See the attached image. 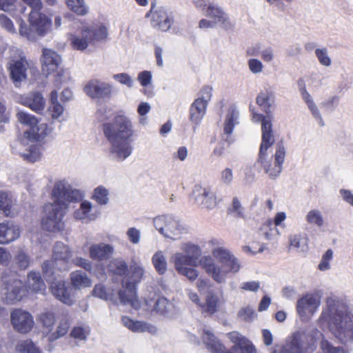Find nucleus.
<instances>
[{"mask_svg":"<svg viewBox=\"0 0 353 353\" xmlns=\"http://www.w3.org/2000/svg\"><path fill=\"white\" fill-rule=\"evenodd\" d=\"M53 202L44 206L46 216L42 219L41 225L48 232L60 231L64 228L63 219L70 203L81 201L84 194L73 188L65 179L57 181L52 190Z\"/></svg>","mask_w":353,"mask_h":353,"instance_id":"obj_1","label":"nucleus"},{"mask_svg":"<svg viewBox=\"0 0 353 353\" xmlns=\"http://www.w3.org/2000/svg\"><path fill=\"white\" fill-rule=\"evenodd\" d=\"M102 130L110 143L109 152L112 159L122 162L132 154L134 130L130 118L118 114L112 121L103 123Z\"/></svg>","mask_w":353,"mask_h":353,"instance_id":"obj_2","label":"nucleus"},{"mask_svg":"<svg viewBox=\"0 0 353 353\" xmlns=\"http://www.w3.org/2000/svg\"><path fill=\"white\" fill-rule=\"evenodd\" d=\"M326 305L321 318L327 321L330 331L342 343L353 342V305L335 296L327 299Z\"/></svg>","mask_w":353,"mask_h":353,"instance_id":"obj_3","label":"nucleus"},{"mask_svg":"<svg viewBox=\"0 0 353 353\" xmlns=\"http://www.w3.org/2000/svg\"><path fill=\"white\" fill-rule=\"evenodd\" d=\"M274 143V139L266 134L261 141L257 160L254 167L259 165L272 180L276 179L283 170V163L285 161L286 150L282 141L277 143L276 152L274 155L269 157L268 150Z\"/></svg>","mask_w":353,"mask_h":353,"instance_id":"obj_4","label":"nucleus"},{"mask_svg":"<svg viewBox=\"0 0 353 353\" xmlns=\"http://www.w3.org/2000/svg\"><path fill=\"white\" fill-rule=\"evenodd\" d=\"M128 270V278L122 281L124 289L119 290L117 293L122 305H129L137 309L139 306L137 296V285L142 281L145 270L142 265L136 263L130 265Z\"/></svg>","mask_w":353,"mask_h":353,"instance_id":"obj_5","label":"nucleus"},{"mask_svg":"<svg viewBox=\"0 0 353 353\" xmlns=\"http://www.w3.org/2000/svg\"><path fill=\"white\" fill-rule=\"evenodd\" d=\"M201 267L217 283H224L229 273L235 274L241 268L240 263L234 256L220 264L210 256H204L199 260Z\"/></svg>","mask_w":353,"mask_h":353,"instance_id":"obj_6","label":"nucleus"},{"mask_svg":"<svg viewBox=\"0 0 353 353\" xmlns=\"http://www.w3.org/2000/svg\"><path fill=\"white\" fill-rule=\"evenodd\" d=\"M73 256L71 248L63 242L57 241L53 246L51 260L46 261L42 265L44 274H52L54 270L68 271L72 268Z\"/></svg>","mask_w":353,"mask_h":353,"instance_id":"obj_7","label":"nucleus"},{"mask_svg":"<svg viewBox=\"0 0 353 353\" xmlns=\"http://www.w3.org/2000/svg\"><path fill=\"white\" fill-rule=\"evenodd\" d=\"M28 21L30 27L22 20L19 26V34L29 41H34L38 37H44L52 26L51 19L41 12H30Z\"/></svg>","mask_w":353,"mask_h":353,"instance_id":"obj_8","label":"nucleus"},{"mask_svg":"<svg viewBox=\"0 0 353 353\" xmlns=\"http://www.w3.org/2000/svg\"><path fill=\"white\" fill-rule=\"evenodd\" d=\"M155 229L166 239H179L187 230L179 219L172 214H161L153 219Z\"/></svg>","mask_w":353,"mask_h":353,"instance_id":"obj_9","label":"nucleus"},{"mask_svg":"<svg viewBox=\"0 0 353 353\" xmlns=\"http://www.w3.org/2000/svg\"><path fill=\"white\" fill-rule=\"evenodd\" d=\"M17 117L21 123L29 127V129L24 132V137L28 141H41L52 131V128L47 123H40L34 115L26 112L19 111L17 114Z\"/></svg>","mask_w":353,"mask_h":353,"instance_id":"obj_10","label":"nucleus"},{"mask_svg":"<svg viewBox=\"0 0 353 353\" xmlns=\"http://www.w3.org/2000/svg\"><path fill=\"white\" fill-rule=\"evenodd\" d=\"M202 339L207 348L212 353H256L255 347L247 339L243 341L239 346L233 345L228 350H226L225 346L220 343L214 334L209 330H203Z\"/></svg>","mask_w":353,"mask_h":353,"instance_id":"obj_11","label":"nucleus"},{"mask_svg":"<svg viewBox=\"0 0 353 353\" xmlns=\"http://www.w3.org/2000/svg\"><path fill=\"white\" fill-rule=\"evenodd\" d=\"M314 350V343L309 342L304 332L299 331L293 333L281 348L272 353H312Z\"/></svg>","mask_w":353,"mask_h":353,"instance_id":"obj_12","label":"nucleus"},{"mask_svg":"<svg viewBox=\"0 0 353 353\" xmlns=\"http://www.w3.org/2000/svg\"><path fill=\"white\" fill-rule=\"evenodd\" d=\"M154 7V5L152 3L150 11L145 15V17H148L151 14L152 26L163 32L169 30L174 23L172 12L163 7L153 10Z\"/></svg>","mask_w":353,"mask_h":353,"instance_id":"obj_13","label":"nucleus"},{"mask_svg":"<svg viewBox=\"0 0 353 353\" xmlns=\"http://www.w3.org/2000/svg\"><path fill=\"white\" fill-rule=\"evenodd\" d=\"M10 321L14 329L21 334L29 332L34 325L32 314L22 309H15L10 314Z\"/></svg>","mask_w":353,"mask_h":353,"instance_id":"obj_14","label":"nucleus"},{"mask_svg":"<svg viewBox=\"0 0 353 353\" xmlns=\"http://www.w3.org/2000/svg\"><path fill=\"white\" fill-rule=\"evenodd\" d=\"M5 301L8 304L21 301L27 292L23 281L17 279L7 281L5 283Z\"/></svg>","mask_w":353,"mask_h":353,"instance_id":"obj_15","label":"nucleus"},{"mask_svg":"<svg viewBox=\"0 0 353 353\" xmlns=\"http://www.w3.org/2000/svg\"><path fill=\"white\" fill-rule=\"evenodd\" d=\"M205 15L221 28L228 30L233 28V24L225 10L218 4L209 3L205 9Z\"/></svg>","mask_w":353,"mask_h":353,"instance_id":"obj_16","label":"nucleus"},{"mask_svg":"<svg viewBox=\"0 0 353 353\" xmlns=\"http://www.w3.org/2000/svg\"><path fill=\"white\" fill-rule=\"evenodd\" d=\"M84 91L92 99H110L112 97V86L105 82L92 80L86 84Z\"/></svg>","mask_w":353,"mask_h":353,"instance_id":"obj_17","label":"nucleus"},{"mask_svg":"<svg viewBox=\"0 0 353 353\" xmlns=\"http://www.w3.org/2000/svg\"><path fill=\"white\" fill-rule=\"evenodd\" d=\"M26 140H17L11 145L13 153L22 157L23 159L30 163H34L39 161L41 157V148L36 145H30L26 149H22Z\"/></svg>","mask_w":353,"mask_h":353,"instance_id":"obj_18","label":"nucleus"},{"mask_svg":"<svg viewBox=\"0 0 353 353\" xmlns=\"http://www.w3.org/2000/svg\"><path fill=\"white\" fill-rule=\"evenodd\" d=\"M192 196L197 205L212 209L216 205L215 194L210 188L196 185L192 191Z\"/></svg>","mask_w":353,"mask_h":353,"instance_id":"obj_19","label":"nucleus"},{"mask_svg":"<svg viewBox=\"0 0 353 353\" xmlns=\"http://www.w3.org/2000/svg\"><path fill=\"white\" fill-rule=\"evenodd\" d=\"M299 90L300 92V94L301 95V97L304 102L306 103L308 109L311 112L313 117L315 119L318 124L323 127L325 125L323 117L321 114V112L313 101V99L310 94L307 92L306 89V85L303 79H299L297 82Z\"/></svg>","mask_w":353,"mask_h":353,"instance_id":"obj_20","label":"nucleus"},{"mask_svg":"<svg viewBox=\"0 0 353 353\" xmlns=\"http://www.w3.org/2000/svg\"><path fill=\"white\" fill-rule=\"evenodd\" d=\"M320 305V301L313 294H306L296 302V312L301 317L313 314Z\"/></svg>","mask_w":353,"mask_h":353,"instance_id":"obj_21","label":"nucleus"},{"mask_svg":"<svg viewBox=\"0 0 353 353\" xmlns=\"http://www.w3.org/2000/svg\"><path fill=\"white\" fill-rule=\"evenodd\" d=\"M239 112L235 106L229 108L225 116L223 124V137L225 141L230 144L233 142L231 137L234 128L239 124Z\"/></svg>","mask_w":353,"mask_h":353,"instance_id":"obj_22","label":"nucleus"},{"mask_svg":"<svg viewBox=\"0 0 353 353\" xmlns=\"http://www.w3.org/2000/svg\"><path fill=\"white\" fill-rule=\"evenodd\" d=\"M41 61L42 70L48 75L57 70L61 62V58L55 51L43 48Z\"/></svg>","mask_w":353,"mask_h":353,"instance_id":"obj_23","label":"nucleus"},{"mask_svg":"<svg viewBox=\"0 0 353 353\" xmlns=\"http://www.w3.org/2000/svg\"><path fill=\"white\" fill-rule=\"evenodd\" d=\"M114 251V247L110 244L95 243L90 245L89 248V256L93 261H107L111 257Z\"/></svg>","mask_w":353,"mask_h":353,"instance_id":"obj_24","label":"nucleus"},{"mask_svg":"<svg viewBox=\"0 0 353 353\" xmlns=\"http://www.w3.org/2000/svg\"><path fill=\"white\" fill-rule=\"evenodd\" d=\"M20 236L18 225L11 221L0 223V244H7L17 239Z\"/></svg>","mask_w":353,"mask_h":353,"instance_id":"obj_25","label":"nucleus"},{"mask_svg":"<svg viewBox=\"0 0 353 353\" xmlns=\"http://www.w3.org/2000/svg\"><path fill=\"white\" fill-rule=\"evenodd\" d=\"M52 294L62 303L71 305L73 299L68 288L65 286V281L62 280L55 281L51 284Z\"/></svg>","mask_w":353,"mask_h":353,"instance_id":"obj_26","label":"nucleus"},{"mask_svg":"<svg viewBox=\"0 0 353 353\" xmlns=\"http://www.w3.org/2000/svg\"><path fill=\"white\" fill-rule=\"evenodd\" d=\"M207 105L202 101L194 100L189 109V119L194 125V130L201 123L206 112Z\"/></svg>","mask_w":353,"mask_h":353,"instance_id":"obj_27","label":"nucleus"},{"mask_svg":"<svg viewBox=\"0 0 353 353\" xmlns=\"http://www.w3.org/2000/svg\"><path fill=\"white\" fill-rule=\"evenodd\" d=\"M28 63L25 58L13 61L9 67L10 77L14 83H20L26 79V70Z\"/></svg>","mask_w":353,"mask_h":353,"instance_id":"obj_28","label":"nucleus"},{"mask_svg":"<svg viewBox=\"0 0 353 353\" xmlns=\"http://www.w3.org/2000/svg\"><path fill=\"white\" fill-rule=\"evenodd\" d=\"M256 103L263 108L267 114H272L274 110L275 95L270 90H266L259 94Z\"/></svg>","mask_w":353,"mask_h":353,"instance_id":"obj_29","label":"nucleus"},{"mask_svg":"<svg viewBox=\"0 0 353 353\" xmlns=\"http://www.w3.org/2000/svg\"><path fill=\"white\" fill-rule=\"evenodd\" d=\"M22 103L36 112L43 110L45 101L43 95L39 92H34L22 99Z\"/></svg>","mask_w":353,"mask_h":353,"instance_id":"obj_30","label":"nucleus"},{"mask_svg":"<svg viewBox=\"0 0 353 353\" xmlns=\"http://www.w3.org/2000/svg\"><path fill=\"white\" fill-rule=\"evenodd\" d=\"M69 39L72 48L77 50H84L91 43L90 29H83L81 35L70 34Z\"/></svg>","mask_w":353,"mask_h":353,"instance_id":"obj_31","label":"nucleus"},{"mask_svg":"<svg viewBox=\"0 0 353 353\" xmlns=\"http://www.w3.org/2000/svg\"><path fill=\"white\" fill-rule=\"evenodd\" d=\"M92 208V203L85 200L81 203L79 208L74 211V217L84 222L94 221L96 219L97 216L90 213Z\"/></svg>","mask_w":353,"mask_h":353,"instance_id":"obj_32","label":"nucleus"},{"mask_svg":"<svg viewBox=\"0 0 353 353\" xmlns=\"http://www.w3.org/2000/svg\"><path fill=\"white\" fill-rule=\"evenodd\" d=\"M307 236L303 233L292 234L289 236L290 249L298 252H305L307 250Z\"/></svg>","mask_w":353,"mask_h":353,"instance_id":"obj_33","label":"nucleus"},{"mask_svg":"<svg viewBox=\"0 0 353 353\" xmlns=\"http://www.w3.org/2000/svg\"><path fill=\"white\" fill-rule=\"evenodd\" d=\"M272 114H267L264 116L261 114L256 112L252 113V120L254 122H261L262 139L265 134L270 135L272 139H274L272 134Z\"/></svg>","mask_w":353,"mask_h":353,"instance_id":"obj_34","label":"nucleus"},{"mask_svg":"<svg viewBox=\"0 0 353 353\" xmlns=\"http://www.w3.org/2000/svg\"><path fill=\"white\" fill-rule=\"evenodd\" d=\"M27 285L30 290L37 293H42L46 290V285L38 272L30 271L28 274Z\"/></svg>","mask_w":353,"mask_h":353,"instance_id":"obj_35","label":"nucleus"},{"mask_svg":"<svg viewBox=\"0 0 353 353\" xmlns=\"http://www.w3.org/2000/svg\"><path fill=\"white\" fill-rule=\"evenodd\" d=\"M202 312L212 315L219 311V298L213 292H210L206 296L205 302L201 305Z\"/></svg>","mask_w":353,"mask_h":353,"instance_id":"obj_36","label":"nucleus"},{"mask_svg":"<svg viewBox=\"0 0 353 353\" xmlns=\"http://www.w3.org/2000/svg\"><path fill=\"white\" fill-rule=\"evenodd\" d=\"M71 284L75 289H82L91 285V280L87 274L81 270H76L70 273Z\"/></svg>","mask_w":353,"mask_h":353,"instance_id":"obj_37","label":"nucleus"},{"mask_svg":"<svg viewBox=\"0 0 353 353\" xmlns=\"http://www.w3.org/2000/svg\"><path fill=\"white\" fill-rule=\"evenodd\" d=\"M90 334V328L89 325L85 323H79L74 325L70 333L71 338L75 341L85 343Z\"/></svg>","mask_w":353,"mask_h":353,"instance_id":"obj_38","label":"nucleus"},{"mask_svg":"<svg viewBox=\"0 0 353 353\" xmlns=\"http://www.w3.org/2000/svg\"><path fill=\"white\" fill-rule=\"evenodd\" d=\"M64 111L63 106L58 101V92L57 90L52 91L50 94V105L48 112L52 119H59Z\"/></svg>","mask_w":353,"mask_h":353,"instance_id":"obj_39","label":"nucleus"},{"mask_svg":"<svg viewBox=\"0 0 353 353\" xmlns=\"http://www.w3.org/2000/svg\"><path fill=\"white\" fill-rule=\"evenodd\" d=\"M173 261L176 270L184 268L187 266L196 267L198 264L185 253L178 252L173 256Z\"/></svg>","mask_w":353,"mask_h":353,"instance_id":"obj_40","label":"nucleus"},{"mask_svg":"<svg viewBox=\"0 0 353 353\" xmlns=\"http://www.w3.org/2000/svg\"><path fill=\"white\" fill-rule=\"evenodd\" d=\"M305 221L311 226L321 228L325 221L321 212L317 209L310 210L305 215Z\"/></svg>","mask_w":353,"mask_h":353,"instance_id":"obj_41","label":"nucleus"},{"mask_svg":"<svg viewBox=\"0 0 353 353\" xmlns=\"http://www.w3.org/2000/svg\"><path fill=\"white\" fill-rule=\"evenodd\" d=\"M109 272L114 275L123 276L128 271L127 263L121 259H114L108 265Z\"/></svg>","mask_w":353,"mask_h":353,"instance_id":"obj_42","label":"nucleus"},{"mask_svg":"<svg viewBox=\"0 0 353 353\" xmlns=\"http://www.w3.org/2000/svg\"><path fill=\"white\" fill-rule=\"evenodd\" d=\"M109 190L103 185L95 188L93 190L92 199L100 205H105L109 203Z\"/></svg>","mask_w":353,"mask_h":353,"instance_id":"obj_43","label":"nucleus"},{"mask_svg":"<svg viewBox=\"0 0 353 353\" xmlns=\"http://www.w3.org/2000/svg\"><path fill=\"white\" fill-rule=\"evenodd\" d=\"M174 309V304L165 297L159 298L154 306V310L161 315L168 316Z\"/></svg>","mask_w":353,"mask_h":353,"instance_id":"obj_44","label":"nucleus"},{"mask_svg":"<svg viewBox=\"0 0 353 353\" xmlns=\"http://www.w3.org/2000/svg\"><path fill=\"white\" fill-rule=\"evenodd\" d=\"M152 263L159 274H164L167 271V261L162 251H157L152 257Z\"/></svg>","mask_w":353,"mask_h":353,"instance_id":"obj_45","label":"nucleus"},{"mask_svg":"<svg viewBox=\"0 0 353 353\" xmlns=\"http://www.w3.org/2000/svg\"><path fill=\"white\" fill-rule=\"evenodd\" d=\"M93 296L105 301H112L114 298V290L111 288H106L103 284L95 285L92 290Z\"/></svg>","mask_w":353,"mask_h":353,"instance_id":"obj_46","label":"nucleus"},{"mask_svg":"<svg viewBox=\"0 0 353 353\" xmlns=\"http://www.w3.org/2000/svg\"><path fill=\"white\" fill-rule=\"evenodd\" d=\"M30 263V258L23 250H19L13 259L14 265L20 270H26Z\"/></svg>","mask_w":353,"mask_h":353,"instance_id":"obj_47","label":"nucleus"},{"mask_svg":"<svg viewBox=\"0 0 353 353\" xmlns=\"http://www.w3.org/2000/svg\"><path fill=\"white\" fill-rule=\"evenodd\" d=\"M181 250L183 253L198 264V260L201 255V250L199 246L191 243H187L181 245Z\"/></svg>","mask_w":353,"mask_h":353,"instance_id":"obj_48","label":"nucleus"},{"mask_svg":"<svg viewBox=\"0 0 353 353\" xmlns=\"http://www.w3.org/2000/svg\"><path fill=\"white\" fill-rule=\"evenodd\" d=\"M12 201L6 192L0 191V210L6 216H12L14 213L12 211Z\"/></svg>","mask_w":353,"mask_h":353,"instance_id":"obj_49","label":"nucleus"},{"mask_svg":"<svg viewBox=\"0 0 353 353\" xmlns=\"http://www.w3.org/2000/svg\"><path fill=\"white\" fill-rule=\"evenodd\" d=\"M66 3L68 8L79 15L83 16L88 12L84 0H67Z\"/></svg>","mask_w":353,"mask_h":353,"instance_id":"obj_50","label":"nucleus"},{"mask_svg":"<svg viewBox=\"0 0 353 353\" xmlns=\"http://www.w3.org/2000/svg\"><path fill=\"white\" fill-rule=\"evenodd\" d=\"M16 353H41V352L32 341L26 340L17 344Z\"/></svg>","mask_w":353,"mask_h":353,"instance_id":"obj_51","label":"nucleus"},{"mask_svg":"<svg viewBox=\"0 0 353 353\" xmlns=\"http://www.w3.org/2000/svg\"><path fill=\"white\" fill-rule=\"evenodd\" d=\"M315 56L321 65L327 68L331 66L332 59L328 54V50L326 47L316 48L315 50Z\"/></svg>","mask_w":353,"mask_h":353,"instance_id":"obj_52","label":"nucleus"},{"mask_svg":"<svg viewBox=\"0 0 353 353\" xmlns=\"http://www.w3.org/2000/svg\"><path fill=\"white\" fill-rule=\"evenodd\" d=\"M90 41H101L105 40L108 37V29L105 26L101 25L92 30L90 29Z\"/></svg>","mask_w":353,"mask_h":353,"instance_id":"obj_53","label":"nucleus"},{"mask_svg":"<svg viewBox=\"0 0 353 353\" xmlns=\"http://www.w3.org/2000/svg\"><path fill=\"white\" fill-rule=\"evenodd\" d=\"M151 106L148 102H141L137 108V112L139 115V123L141 125H145L148 123L146 114L150 111Z\"/></svg>","mask_w":353,"mask_h":353,"instance_id":"obj_54","label":"nucleus"},{"mask_svg":"<svg viewBox=\"0 0 353 353\" xmlns=\"http://www.w3.org/2000/svg\"><path fill=\"white\" fill-rule=\"evenodd\" d=\"M254 316L255 312L250 305L242 307L238 312V317L245 322H252Z\"/></svg>","mask_w":353,"mask_h":353,"instance_id":"obj_55","label":"nucleus"},{"mask_svg":"<svg viewBox=\"0 0 353 353\" xmlns=\"http://www.w3.org/2000/svg\"><path fill=\"white\" fill-rule=\"evenodd\" d=\"M212 255L218 259L219 263L220 264L222 262L230 259L233 254H232L228 250L224 249L223 248H214L212 250Z\"/></svg>","mask_w":353,"mask_h":353,"instance_id":"obj_56","label":"nucleus"},{"mask_svg":"<svg viewBox=\"0 0 353 353\" xmlns=\"http://www.w3.org/2000/svg\"><path fill=\"white\" fill-rule=\"evenodd\" d=\"M321 350L323 353H345L342 347H335L326 339L321 340Z\"/></svg>","mask_w":353,"mask_h":353,"instance_id":"obj_57","label":"nucleus"},{"mask_svg":"<svg viewBox=\"0 0 353 353\" xmlns=\"http://www.w3.org/2000/svg\"><path fill=\"white\" fill-rule=\"evenodd\" d=\"M39 319L43 325L51 329L55 323L54 314L51 311H46L40 314Z\"/></svg>","mask_w":353,"mask_h":353,"instance_id":"obj_58","label":"nucleus"},{"mask_svg":"<svg viewBox=\"0 0 353 353\" xmlns=\"http://www.w3.org/2000/svg\"><path fill=\"white\" fill-rule=\"evenodd\" d=\"M333 258V251L331 249L327 250L323 255L321 262L318 265L321 271H326L330 269V262Z\"/></svg>","mask_w":353,"mask_h":353,"instance_id":"obj_59","label":"nucleus"},{"mask_svg":"<svg viewBox=\"0 0 353 353\" xmlns=\"http://www.w3.org/2000/svg\"><path fill=\"white\" fill-rule=\"evenodd\" d=\"M70 323L68 318H63L57 327L56 332L54 334L55 335L54 338L58 339L65 336L70 328Z\"/></svg>","mask_w":353,"mask_h":353,"instance_id":"obj_60","label":"nucleus"},{"mask_svg":"<svg viewBox=\"0 0 353 353\" xmlns=\"http://www.w3.org/2000/svg\"><path fill=\"white\" fill-rule=\"evenodd\" d=\"M75 265L83 268L87 272H91L92 270V263L86 259L82 257L72 258V266Z\"/></svg>","mask_w":353,"mask_h":353,"instance_id":"obj_61","label":"nucleus"},{"mask_svg":"<svg viewBox=\"0 0 353 353\" xmlns=\"http://www.w3.org/2000/svg\"><path fill=\"white\" fill-rule=\"evenodd\" d=\"M0 26L10 33H16L13 22L4 14H0Z\"/></svg>","mask_w":353,"mask_h":353,"instance_id":"obj_62","label":"nucleus"},{"mask_svg":"<svg viewBox=\"0 0 353 353\" xmlns=\"http://www.w3.org/2000/svg\"><path fill=\"white\" fill-rule=\"evenodd\" d=\"M233 171L230 168H225L222 170L220 174V181L225 185H230L233 181Z\"/></svg>","mask_w":353,"mask_h":353,"instance_id":"obj_63","label":"nucleus"},{"mask_svg":"<svg viewBox=\"0 0 353 353\" xmlns=\"http://www.w3.org/2000/svg\"><path fill=\"white\" fill-rule=\"evenodd\" d=\"M248 65L249 68V70L252 72L253 74H259L263 71V65L262 62L257 59H250L248 61Z\"/></svg>","mask_w":353,"mask_h":353,"instance_id":"obj_64","label":"nucleus"}]
</instances>
